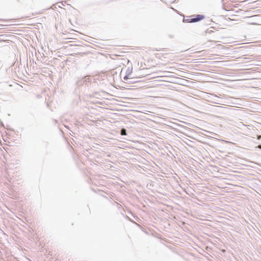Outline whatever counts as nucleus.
Returning a JSON list of instances; mask_svg holds the SVG:
<instances>
[{"instance_id": "obj_1", "label": "nucleus", "mask_w": 261, "mask_h": 261, "mask_svg": "<svg viewBox=\"0 0 261 261\" xmlns=\"http://www.w3.org/2000/svg\"><path fill=\"white\" fill-rule=\"evenodd\" d=\"M204 16L203 15H197L196 16H192L191 17H188L187 19L184 20V22H196L203 19Z\"/></svg>"}, {"instance_id": "obj_2", "label": "nucleus", "mask_w": 261, "mask_h": 261, "mask_svg": "<svg viewBox=\"0 0 261 261\" xmlns=\"http://www.w3.org/2000/svg\"><path fill=\"white\" fill-rule=\"evenodd\" d=\"M121 135H126V130L125 129L123 128L121 129Z\"/></svg>"}, {"instance_id": "obj_3", "label": "nucleus", "mask_w": 261, "mask_h": 261, "mask_svg": "<svg viewBox=\"0 0 261 261\" xmlns=\"http://www.w3.org/2000/svg\"><path fill=\"white\" fill-rule=\"evenodd\" d=\"M260 138H261V136H257V139H258V140H259Z\"/></svg>"}, {"instance_id": "obj_4", "label": "nucleus", "mask_w": 261, "mask_h": 261, "mask_svg": "<svg viewBox=\"0 0 261 261\" xmlns=\"http://www.w3.org/2000/svg\"><path fill=\"white\" fill-rule=\"evenodd\" d=\"M258 148H259V149H261V145H258Z\"/></svg>"}]
</instances>
